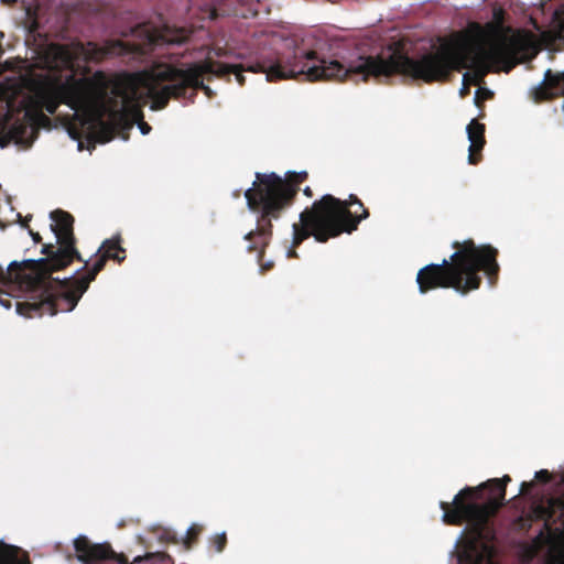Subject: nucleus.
Returning <instances> with one entry per match:
<instances>
[{"label":"nucleus","mask_w":564,"mask_h":564,"mask_svg":"<svg viewBox=\"0 0 564 564\" xmlns=\"http://www.w3.org/2000/svg\"><path fill=\"white\" fill-rule=\"evenodd\" d=\"M192 30L162 23H139L131 29L133 42L109 40L104 45L94 42L75 41L69 44H51L44 55L47 74L33 78L30 87L29 108L21 119H17L8 130V141L31 147L41 127L51 124V119L43 112L54 115L64 104L78 111L100 102L106 95L105 77L95 73L91 77L77 78L78 72L86 73V63H99L115 56H143L163 45L185 43Z\"/></svg>","instance_id":"f257e3e1"},{"label":"nucleus","mask_w":564,"mask_h":564,"mask_svg":"<svg viewBox=\"0 0 564 564\" xmlns=\"http://www.w3.org/2000/svg\"><path fill=\"white\" fill-rule=\"evenodd\" d=\"M503 30L495 22L481 25L470 22L467 29L445 41L436 50L419 57H410L399 50L376 56H359L349 63L352 78L360 76L366 82L372 77H389L394 74L423 80L426 84L446 82L453 72L468 68L470 64L481 69L484 76L491 64L506 63L505 72L516 65L517 44L506 37H499Z\"/></svg>","instance_id":"f03ea898"},{"label":"nucleus","mask_w":564,"mask_h":564,"mask_svg":"<svg viewBox=\"0 0 564 564\" xmlns=\"http://www.w3.org/2000/svg\"><path fill=\"white\" fill-rule=\"evenodd\" d=\"M264 73L267 80H282L303 76L310 82L316 80H345L352 78L350 65H343L335 59L318 57L314 51L301 48L278 53L272 57L256 62L245 68L241 64H227L207 58L203 62L192 63L186 68L177 67L172 63L158 62L138 75L139 83L147 88L152 110L164 109L170 99L196 96L198 89L210 94V88L204 85L203 77L213 74L218 77L230 74L236 75L239 85H245L242 72Z\"/></svg>","instance_id":"7ed1b4c3"},{"label":"nucleus","mask_w":564,"mask_h":564,"mask_svg":"<svg viewBox=\"0 0 564 564\" xmlns=\"http://www.w3.org/2000/svg\"><path fill=\"white\" fill-rule=\"evenodd\" d=\"M73 214H50V228L56 238L55 247L52 243L44 245L42 253L45 258L39 260L13 261L7 270L0 265V286L8 289L19 288L31 292V301H15L17 312L25 317L42 316L48 314V310L42 305L46 295L53 292L52 273L68 267L75 259L82 261L76 249L74 236Z\"/></svg>","instance_id":"20e7f679"},{"label":"nucleus","mask_w":564,"mask_h":564,"mask_svg":"<svg viewBox=\"0 0 564 564\" xmlns=\"http://www.w3.org/2000/svg\"><path fill=\"white\" fill-rule=\"evenodd\" d=\"M509 475L492 478L477 487H465L453 501H441L443 522L447 525L466 523L469 539L459 555L460 564H495L492 519L503 506Z\"/></svg>","instance_id":"39448f33"},{"label":"nucleus","mask_w":564,"mask_h":564,"mask_svg":"<svg viewBox=\"0 0 564 564\" xmlns=\"http://www.w3.org/2000/svg\"><path fill=\"white\" fill-rule=\"evenodd\" d=\"M455 252L449 260L431 263L419 270L416 283L419 291L425 294L435 289H454L466 295L480 288L484 272L490 284L498 279L500 267L497 262L498 250L491 245L477 246L473 239L454 241Z\"/></svg>","instance_id":"423d86ee"},{"label":"nucleus","mask_w":564,"mask_h":564,"mask_svg":"<svg viewBox=\"0 0 564 564\" xmlns=\"http://www.w3.org/2000/svg\"><path fill=\"white\" fill-rule=\"evenodd\" d=\"M105 77L106 95L102 100L90 108H79L91 112L89 124L91 134L100 143L111 141L121 128H131L138 120L143 119L142 106L135 78L109 79Z\"/></svg>","instance_id":"0eeeda50"},{"label":"nucleus","mask_w":564,"mask_h":564,"mask_svg":"<svg viewBox=\"0 0 564 564\" xmlns=\"http://www.w3.org/2000/svg\"><path fill=\"white\" fill-rule=\"evenodd\" d=\"M97 253L96 261L86 273L64 280L52 278L54 293H48L46 301L42 303L51 316L58 312H72L108 260L111 259L120 263L126 259V250L121 247L120 236L106 239Z\"/></svg>","instance_id":"6e6552de"},{"label":"nucleus","mask_w":564,"mask_h":564,"mask_svg":"<svg viewBox=\"0 0 564 564\" xmlns=\"http://www.w3.org/2000/svg\"><path fill=\"white\" fill-rule=\"evenodd\" d=\"M370 214H300V221L293 224L292 246L286 252L288 258H297L296 248L313 236L318 242L343 232L350 234L357 229L360 220Z\"/></svg>","instance_id":"1a4fd4ad"},{"label":"nucleus","mask_w":564,"mask_h":564,"mask_svg":"<svg viewBox=\"0 0 564 564\" xmlns=\"http://www.w3.org/2000/svg\"><path fill=\"white\" fill-rule=\"evenodd\" d=\"M245 197L252 212H283L295 202L292 189L275 172H257L252 186L245 192Z\"/></svg>","instance_id":"9d476101"},{"label":"nucleus","mask_w":564,"mask_h":564,"mask_svg":"<svg viewBox=\"0 0 564 564\" xmlns=\"http://www.w3.org/2000/svg\"><path fill=\"white\" fill-rule=\"evenodd\" d=\"M73 545L75 557L82 564H130L128 557L116 553L108 542L93 543L86 535H79Z\"/></svg>","instance_id":"9b49d317"},{"label":"nucleus","mask_w":564,"mask_h":564,"mask_svg":"<svg viewBox=\"0 0 564 564\" xmlns=\"http://www.w3.org/2000/svg\"><path fill=\"white\" fill-rule=\"evenodd\" d=\"M271 214H260L257 219V227L254 230L249 231L245 239L250 241L248 251H257V261L260 265V272L265 273L273 269L274 263L272 261H263L264 249L269 245L272 236ZM278 217L279 214H272Z\"/></svg>","instance_id":"f8f14e48"},{"label":"nucleus","mask_w":564,"mask_h":564,"mask_svg":"<svg viewBox=\"0 0 564 564\" xmlns=\"http://www.w3.org/2000/svg\"><path fill=\"white\" fill-rule=\"evenodd\" d=\"M357 205L361 212H369L365 208L362 202L354 194L347 199L337 198L330 194L324 195L321 199L315 200L311 207H305L302 212H350L351 206Z\"/></svg>","instance_id":"ddd939ff"},{"label":"nucleus","mask_w":564,"mask_h":564,"mask_svg":"<svg viewBox=\"0 0 564 564\" xmlns=\"http://www.w3.org/2000/svg\"><path fill=\"white\" fill-rule=\"evenodd\" d=\"M485 130V124L478 122L477 119H473L466 128L468 140L470 142L468 155L469 164L475 165L481 159V150L486 144Z\"/></svg>","instance_id":"4468645a"},{"label":"nucleus","mask_w":564,"mask_h":564,"mask_svg":"<svg viewBox=\"0 0 564 564\" xmlns=\"http://www.w3.org/2000/svg\"><path fill=\"white\" fill-rule=\"evenodd\" d=\"M564 94V75L553 74L547 69L543 84L536 90V98L541 100L553 99Z\"/></svg>","instance_id":"2eb2a0df"},{"label":"nucleus","mask_w":564,"mask_h":564,"mask_svg":"<svg viewBox=\"0 0 564 564\" xmlns=\"http://www.w3.org/2000/svg\"><path fill=\"white\" fill-rule=\"evenodd\" d=\"M0 564H31V561L26 551L1 541Z\"/></svg>","instance_id":"dca6fc26"},{"label":"nucleus","mask_w":564,"mask_h":564,"mask_svg":"<svg viewBox=\"0 0 564 564\" xmlns=\"http://www.w3.org/2000/svg\"><path fill=\"white\" fill-rule=\"evenodd\" d=\"M308 173L306 171L295 172V171H288L282 178H284V182L289 185V187L292 189V194L294 197H297V194L301 189V185L307 180Z\"/></svg>","instance_id":"f3484780"},{"label":"nucleus","mask_w":564,"mask_h":564,"mask_svg":"<svg viewBox=\"0 0 564 564\" xmlns=\"http://www.w3.org/2000/svg\"><path fill=\"white\" fill-rule=\"evenodd\" d=\"M154 562L158 564H174L172 557L165 552L147 553L144 557L137 556L134 562L140 561Z\"/></svg>","instance_id":"a211bd4d"},{"label":"nucleus","mask_w":564,"mask_h":564,"mask_svg":"<svg viewBox=\"0 0 564 564\" xmlns=\"http://www.w3.org/2000/svg\"><path fill=\"white\" fill-rule=\"evenodd\" d=\"M14 217L11 220L12 224H19L22 228H28L30 235L32 236L33 240L35 242L41 241V236L39 232H34L32 229L29 228V223L31 220L32 215L28 214L25 217H23V214H13Z\"/></svg>","instance_id":"6ab92c4d"},{"label":"nucleus","mask_w":564,"mask_h":564,"mask_svg":"<svg viewBox=\"0 0 564 564\" xmlns=\"http://www.w3.org/2000/svg\"><path fill=\"white\" fill-rule=\"evenodd\" d=\"M203 528L198 524H192L184 539V546L186 550L192 549V546L197 542L199 534L202 533Z\"/></svg>","instance_id":"aec40b11"},{"label":"nucleus","mask_w":564,"mask_h":564,"mask_svg":"<svg viewBox=\"0 0 564 564\" xmlns=\"http://www.w3.org/2000/svg\"><path fill=\"white\" fill-rule=\"evenodd\" d=\"M212 546L215 549L216 552L220 553L225 550L227 545V535L225 532L215 534L210 539Z\"/></svg>","instance_id":"412c9836"},{"label":"nucleus","mask_w":564,"mask_h":564,"mask_svg":"<svg viewBox=\"0 0 564 564\" xmlns=\"http://www.w3.org/2000/svg\"><path fill=\"white\" fill-rule=\"evenodd\" d=\"M15 289L17 288H14V290ZM10 291H13V289L0 286V305H2L6 308H11L12 306V295Z\"/></svg>","instance_id":"4be33fe9"},{"label":"nucleus","mask_w":564,"mask_h":564,"mask_svg":"<svg viewBox=\"0 0 564 564\" xmlns=\"http://www.w3.org/2000/svg\"><path fill=\"white\" fill-rule=\"evenodd\" d=\"M505 18L506 12L501 8H495L492 11V22H495L498 26L505 30Z\"/></svg>","instance_id":"5701e85b"},{"label":"nucleus","mask_w":564,"mask_h":564,"mask_svg":"<svg viewBox=\"0 0 564 564\" xmlns=\"http://www.w3.org/2000/svg\"><path fill=\"white\" fill-rule=\"evenodd\" d=\"M534 478L539 481V482H543V484H547L551 481V474L549 473V470L546 469H541L539 471L535 473V476Z\"/></svg>","instance_id":"b1692460"},{"label":"nucleus","mask_w":564,"mask_h":564,"mask_svg":"<svg viewBox=\"0 0 564 564\" xmlns=\"http://www.w3.org/2000/svg\"><path fill=\"white\" fill-rule=\"evenodd\" d=\"M533 487V481H523L520 487V495H528Z\"/></svg>","instance_id":"393cba45"},{"label":"nucleus","mask_w":564,"mask_h":564,"mask_svg":"<svg viewBox=\"0 0 564 564\" xmlns=\"http://www.w3.org/2000/svg\"><path fill=\"white\" fill-rule=\"evenodd\" d=\"M135 123H138L139 129L142 134H148L150 132L151 127L143 119L138 120Z\"/></svg>","instance_id":"a878e982"},{"label":"nucleus","mask_w":564,"mask_h":564,"mask_svg":"<svg viewBox=\"0 0 564 564\" xmlns=\"http://www.w3.org/2000/svg\"><path fill=\"white\" fill-rule=\"evenodd\" d=\"M303 193H304L305 196H307L310 198L313 196V191L308 186L303 189Z\"/></svg>","instance_id":"bb28decb"},{"label":"nucleus","mask_w":564,"mask_h":564,"mask_svg":"<svg viewBox=\"0 0 564 564\" xmlns=\"http://www.w3.org/2000/svg\"><path fill=\"white\" fill-rule=\"evenodd\" d=\"M470 77V74L469 73H465L464 76H463V80H464V84L466 85L467 80L469 79Z\"/></svg>","instance_id":"cd10ccee"},{"label":"nucleus","mask_w":564,"mask_h":564,"mask_svg":"<svg viewBox=\"0 0 564 564\" xmlns=\"http://www.w3.org/2000/svg\"><path fill=\"white\" fill-rule=\"evenodd\" d=\"M467 93H468V87H466V86H465V87L462 89V95H465V94H467Z\"/></svg>","instance_id":"c85d7f7f"},{"label":"nucleus","mask_w":564,"mask_h":564,"mask_svg":"<svg viewBox=\"0 0 564 564\" xmlns=\"http://www.w3.org/2000/svg\"><path fill=\"white\" fill-rule=\"evenodd\" d=\"M475 104H476L478 107H480V101H479V99H478V96H477V95H476V97H475Z\"/></svg>","instance_id":"c756f323"},{"label":"nucleus","mask_w":564,"mask_h":564,"mask_svg":"<svg viewBox=\"0 0 564 564\" xmlns=\"http://www.w3.org/2000/svg\"><path fill=\"white\" fill-rule=\"evenodd\" d=\"M0 228L1 229H6V225L2 223V220L0 219Z\"/></svg>","instance_id":"7c9ffc66"},{"label":"nucleus","mask_w":564,"mask_h":564,"mask_svg":"<svg viewBox=\"0 0 564 564\" xmlns=\"http://www.w3.org/2000/svg\"><path fill=\"white\" fill-rule=\"evenodd\" d=\"M53 212L59 213V212H64V210H63V209H61V208H56V209H54Z\"/></svg>","instance_id":"2f4dec72"},{"label":"nucleus","mask_w":564,"mask_h":564,"mask_svg":"<svg viewBox=\"0 0 564 564\" xmlns=\"http://www.w3.org/2000/svg\"><path fill=\"white\" fill-rule=\"evenodd\" d=\"M73 557H74V555H72V554H68V555H67V558H68L69 561H70V560H73Z\"/></svg>","instance_id":"473e14b6"},{"label":"nucleus","mask_w":564,"mask_h":564,"mask_svg":"<svg viewBox=\"0 0 564 564\" xmlns=\"http://www.w3.org/2000/svg\"><path fill=\"white\" fill-rule=\"evenodd\" d=\"M486 94L488 97H490L492 95L491 91H489V90H487Z\"/></svg>","instance_id":"72a5a7b5"}]
</instances>
